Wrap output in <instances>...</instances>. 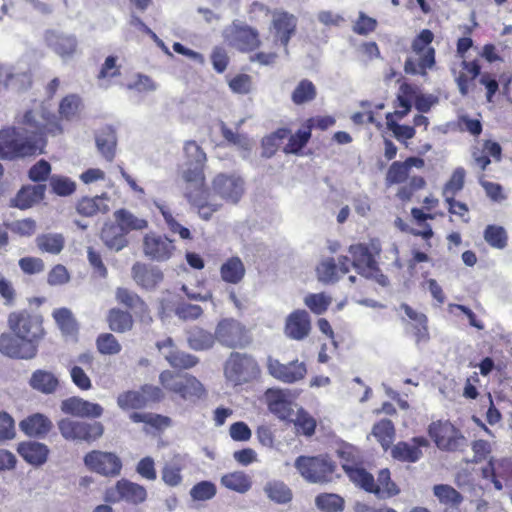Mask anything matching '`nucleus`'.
<instances>
[{"label":"nucleus","mask_w":512,"mask_h":512,"mask_svg":"<svg viewBox=\"0 0 512 512\" xmlns=\"http://www.w3.org/2000/svg\"><path fill=\"white\" fill-rule=\"evenodd\" d=\"M401 309L404 311L406 316L414 322V335L416 337V341L425 342L429 339V331H428V319L424 313L418 312L414 310L411 306L406 303L401 304Z\"/></svg>","instance_id":"nucleus-46"},{"label":"nucleus","mask_w":512,"mask_h":512,"mask_svg":"<svg viewBox=\"0 0 512 512\" xmlns=\"http://www.w3.org/2000/svg\"><path fill=\"white\" fill-rule=\"evenodd\" d=\"M176 250L174 241L166 235L146 234L143 239V251L147 257L155 261H166Z\"/></svg>","instance_id":"nucleus-18"},{"label":"nucleus","mask_w":512,"mask_h":512,"mask_svg":"<svg viewBox=\"0 0 512 512\" xmlns=\"http://www.w3.org/2000/svg\"><path fill=\"white\" fill-rule=\"evenodd\" d=\"M7 325L11 333L0 335V353L13 359L34 358L46 335L42 315L27 309L13 311Z\"/></svg>","instance_id":"nucleus-3"},{"label":"nucleus","mask_w":512,"mask_h":512,"mask_svg":"<svg viewBox=\"0 0 512 512\" xmlns=\"http://www.w3.org/2000/svg\"><path fill=\"white\" fill-rule=\"evenodd\" d=\"M292 421L298 434L306 437L314 435L317 426L316 420L303 408L297 411L296 418Z\"/></svg>","instance_id":"nucleus-64"},{"label":"nucleus","mask_w":512,"mask_h":512,"mask_svg":"<svg viewBox=\"0 0 512 512\" xmlns=\"http://www.w3.org/2000/svg\"><path fill=\"white\" fill-rule=\"evenodd\" d=\"M289 134V128L281 127L264 137L262 139V155L267 158L272 157L277 152L280 142L286 139Z\"/></svg>","instance_id":"nucleus-58"},{"label":"nucleus","mask_w":512,"mask_h":512,"mask_svg":"<svg viewBox=\"0 0 512 512\" xmlns=\"http://www.w3.org/2000/svg\"><path fill=\"white\" fill-rule=\"evenodd\" d=\"M461 71L455 78L458 90L462 96H467L475 79L481 76V66L478 60L461 62Z\"/></svg>","instance_id":"nucleus-31"},{"label":"nucleus","mask_w":512,"mask_h":512,"mask_svg":"<svg viewBox=\"0 0 512 512\" xmlns=\"http://www.w3.org/2000/svg\"><path fill=\"white\" fill-rule=\"evenodd\" d=\"M76 211L84 217H93L97 214H106L109 211L107 196H84L77 201Z\"/></svg>","instance_id":"nucleus-38"},{"label":"nucleus","mask_w":512,"mask_h":512,"mask_svg":"<svg viewBox=\"0 0 512 512\" xmlns=\"http://www.w3.org/2000/svg\"><path fill=\"white\" fill-rule=\"evenodd\" d=\"M84 108L83 100L78 94H68L64 96L58 106L57 118L65 121L79 119Z\"/></svg>","instance_id":"nucleus-36"},{"label":"nucleus","mask_w":512,"mask_h":512,"mask_svg":"<svg viewBox=\"0 0 512 512\" xmlns=\"http://www.w3.org/2000/svg\"><path fill=\"white\" fill-rule=\"evenodd\" d=\"M126 236L127 234L116 221L115 223H105L100 234L105 245L115 251H120L127 246L128 240Z\"/></svg>","instance_id":"nucleus-40"},{"label":"nucleus","mask_w":512,"mask_h":512,"mask_svg":"<svg viewBox=\"0 0 512 512\" xmlns=\"http://www.w3.org/2000/svg\"><path fill=\"white\" fill-rule=\"evenodd\" d=\"M106 321L109 329L118 334L127 333L134 326L132 314L120 308H111L107 313Z\"/></svg>","instance_id":"nucleus-41"},{"label":"nucleus","mask_w":512,"mask_h":512,"mask_svg":"<svg viewBox=\"0 0 512 512\" xmlns=\"http://www.w3.org/2000/svg\"><path fill=\"white\" fill-rule=\"evenodd\" d=\"M115 298L119 304L132 311L139 321L144 323H150L152 321L148 305L134 291L119 287L116 289Z\"/></svg>","instance_id":"nucleus-23"},{"label":"nucleus","mask_w":512,"mask_h":512,"mask_svg":"<svg viewBox=\"0 0 512 512\" xmlns=\"http://www.w3.org/2000/svg\"><path fill=\"white\" fill-rule=\"evenodd\" d=\"M204 166L200 164H193L183 172V179L188 184L186 192H202V190H209L206 187Z\"/></svg>","instance_id":"nucleus-49"},{"label":"nucleus","mask_w":512,"mask_h":512,"mask_svg":"<svg viewBox=\"0 0 512 512\" xmlns=\"http://www.w3.org/2000/svg\"><path fill=\"white\" fill-rule=\"evenodd\" d=\"M266 368L270 376L286 384L299 382L307 375L306 363L298 359L288 363H282L280 360L269 356L267 358Z\"/></svg>","instance_id":"nucleus-15"},{"label":"nucleus","mask_w":512,"mask_h":512,"mask_svg":"<svg viewBox=\"0 0 512 512\" xmlns=\"http://www.w3.org/2000/svg\"><path fill=\"white\" fill-rule=\"evenodd\" d=\"M317 88L309 79H302L291 92V101L296 106L313 102L317 97Z\"/></svg>","instance_id":"nucleus-45"},{"label":"nucleus","mask_w":512,"mask_h":512,"mask_svg":"<svg viewBox=\"0 0 512 512\" xmlns=\"http://www.w3.org/2000/svg\"><path fill=\"white\" fill-rule=\"evenodd\" d=\"M428 435L444 452H463L468 447L463 432L448 420L433 421L428 427Z\"/></svg>","instance_id":"nucleus-8"},{"label":"nucleus","mask_w":512,"mask_h":512,"mask_svg":"<svg viewBox=\"0 0 512 512\" xmlns=\"http://www.w3.org/2000/svg\"><path fill=\"white\" fill-rule=\"evenodd\" d=\"M58 429L66 440L88 444L97 441L104 434V426L98 421L86 422L64 418L58 422Z\"/></svg>","instance_id":"nucleus-9"},{"label":"nucleus","mask_w":512,"mask_h":512,"mask_svg":"<svg viewBox=\"0 0 512 512\" xmlns=\"http://www.w3.org/2000/svg\"><path fill=\"white\" fill-rule=\"evenodd\" d=\"M219 272L225 283L237 285L244 279L246 268L239 256H231L221 264Z\"/></svg>","instance_id":"nucleus-33"},{"label":"nucleus","mask_w":512,"mask_h":512,"mask_svg":"<svg viewBox=\"0 0 512 512\" xmlns=\"http://www.w3.org/2000/svg\"><path fill=\"white\" fill-rule=\"evenodd\" d=\"M416 94V87L410 83L404 82L399 86L398 93L396 95V99L393 102V106L395 108L394 112H389L386 115H391V117H396V119L401 120L405 116L409 114L411 111L412 105L414 103V98Z\"/></svg>","instance_id":"nucleus-29"},{"label":"nucleus","mask_w":512,"mask_h":512,"mask_svg":"<svg viewBox=\"0 0 512 512\" xmlns=\"http://www.w3.org/2000/svg\"><path fill=\"white\" fill-rule=\"evenodd\" d=\"M33 83L30 72H13L9 66L0 64V85L5 88L14 86L18 91H25L31 88Z\"/></svg>","instance_id":"nucleus-34"},{"label":"nucleus","mask_w":512,"mask_h":512,"mask_svg":"<svg viewBox=\"0 0 512 512\" xmlns=\"http://www.w3.org/2000/svg\"><path fill=\"white\" fill-rule=\"evenodd\" d=\"M221 483L226 488L239 493L247 492L252 484L249 476L242 471L225 474L221 479Z\"/></svg>","instance_id":"nucleus-56"},{"label":"nucleus","mask_w":512,"mask_h":512,"mask_svg":"<svg viewBox=\"0 0 512 512\" xmlns=\"http://www.w3.org/2000/svg\"><path fill=\"white\" fill-rule=\"evenodd\" d=\"M63 133L57 116L42 102L32 101L30 107L19 110L13 125L0 129V159L19 160L44 153L48 136Z\"/></svg>","instance_id":"nucleus-1"},{"label":"nucleus","mask_w":512,"mask_h":512,"mask_svg":"<svg viewBox=\"0 0 512 512\" xmlns=\"http://www.w3.org/2000/svg\"><path fill=\"white\" fill-rule=\"evenodd\" d=\"M372 434L381 444L382 448L387 451L393 443L395 437V428L390 419H382L376 422L372 428Z\"/></svg>","instance_id":"nucleus-53"},{"label":"nucleus","mask_w":512,"mask_h":512,"mask_svg":"<svg viewBox=\"0 0 512 512\" xmlns=\"http://www.w3.org/2000/svg\"><path fill=\"white\" fill-rule=\"evenodd\" d=\"M265 402L271 413L280 420L291 421L293 415L292 403L287 399L281 389L269 388L266 390Z\"/></svg>","instance_id":"nucleus-26"},{"label":"nucleus","mask_w":512,"mask_h":512,"mask_svg":"<svg viewBox=\"0 0 512 512\" xmlns=\"http://www.w3.org/2000/svg\"><path fill=\"white\" fill-rule=\"evenodd\" d=\"M161 389L166 391L171 399L179 400L189 405H195L207 396V390L201 381L189 373L163 370L159 374Z\"/></svg>","instance_id":"nucleus-4"},{"label":"nucleus","mask_w":512,"mask_h":512,"mask_svg":"<svg viewBox=\"0 0 512 512\" xmlns=\"http://www.w3.org/2000/svg\"><path fill=\"white\" fill-rule=\"evenodd\" d=\"M315 504L323 512H341L344 509V499L333 493H321L316 496Z\"/></svg>","instance_id":"nucleus-63"},{"label":"nucleus","mask_w":512,"mask_h":512,"mask_svg":"<svg viewBox=\"0 0 512 512\" xmlns=\"http://www.w3.org/2000/svg\"><path fill=\"white\" fill-rule=\"evenodd\" d=\"M466 171L463 167H457L453 170L450 178L444 184L442 196L444 199L454 198L465 185Z\"/></svg>","instance_id":"nucleus-57"},{"label":"nucleus","mask_w":512,"mask_h":512,"mask_svg":"<svg viewBox=\"0 0 512 512\" xmlns=\"http://www.w3.org/2000/svg\"><path fill=\"white\" fill-rule=\"evenodd\" d=\"M288 142L284 146L283 151L286 154H299L311 139V133L306 127L299 129L295 134L288 135Z\"/></svg>","instance_id":"nucleus-61"},{"label":"nucleus","mask_w":512,"mask_h":512,"mask_svg":"<svg viewBox=\"0 0 512 512\" xmlns=\"http://www.w3.org/2000/svg\"><path fill=\"white\" fill-rule=\"evenodd\" d=\"M224 375L227 381L239 386L258 380L261 368L252 355L232 352L224 364Z\"/></svg>","instance_id":"nucleus-5"},{"label":"nucleus","mask_w":512,"mask_h":512,"mask_svg":"<svg viewBox=\"0 0 512 512\" xmlns=\"http://www.w3.org/2000/svg\"><path fill=\"white\" fill-rule=\"evenodd\" d=\"M212 187L216 194L231 203H237L244 193V181L235 175L218 174Z\"/></svg>","instance_id":"nucleus-20"},{"label":"nucleus","mask_w":512,"mask_h":512,"mask_svg":"<svg viewBox=\"0 0 512 512\" xmlns=\"http://www.w3.org/2000/svg\"><path fill=\"white\" fill-rule=\"evenodd\" d=\"M433 494L443 507L442 512H465L462 509L463 495L449 484H436Z\"/></svg>","instance_id":"nucleus-27"},{"label":"nucleus","mask_w":512,"mask_h":512,"mask_svg":"<svg viewBox=\"0 0 512 512\" xmlns=\"http://www.w3.org/2000/svg\"><path fill=\"white\" fill-rule=\"evenodd\" d=\"M434 34L429 29H423L412 41V51L418 55V60L407 58L404 64V71L411 75H426L428 69L435 65V49L430 46Z\"/></svg>","instance_id":"nucleus-7"},{"label":"nucleus","mask_w":512,"mask_h":512,"mask_svg":"<svg viewBox=\"0 0 512 512\" xmlns=\"http://www.w3.org/2000/svg\"><path fill=\"white\" fill-rule=\"evenodd\" d=\"M424 165V159L416 156H410L404 161H394L387 170L385 183L387 186L402 184L409 178L412 167L421 169Z\"/></svg>","instance_id":"nucleus-24"},{"label":"nucleus","mask_w":512,"mask_h":512,"mask_svg":"<svg viewBox=\"0 0 512 512\" xmlns=\"http://www.w3.org/2000/svg\"><path fill=\"white\" fill-rule=\"evenodd\" d=\"M132 277L142 288L153 289L163 280V273L159 269L136 262L132 267Z\"/></svg>","instance_id":"nucleus-32"},{"label":"nucleus","mask_w":512,"mask_h":512,"mask_svg":"<svg viewBox=\"0 0 512 512\" xmlns=\"http://www.w3.org/2000/svg\"><path fill=\"white\" fill-rule=\"evenodd\" d=\"M83 461L88 470L104 477H117L123 469L121 458L114 452L92 450L85 454Z\"/></svg>","instance_id":"nucleus-13"},{"label":"nucleus","mask_w":512,"mask_h":512,"mask_svg":"<svg viewBox=\"0 0 512 512\" xmlns=\"http://www.w3.org/2000/svg\"><path fill=\"white\" fill-rule=\"evenodd\" d=\"M400 493L399 486L391 478V473L388 468L381 469L377 474L375 480L373 494L378 499H389L397 496Z\"/></svg>","instance_id":"nucleus-39"},{"label":"nucleus","mask_w":512,"mask_h":512,"mask_svg":"<svg viewBox=\"0 0 512 512\" xmlns=\"http://www.w3.org/2000/svg\"><path fill=\"white\" fill-rule=\"evenodd\" d=\"M165 359L175 369H190L198 363L196 356L178 349L171 350Z\"/></svg>","instance_id":"nucleus-62"},{"label":"nucleus","mask_w":512,"mask_h":512,"mask_svg":"<svg viewBox=\"0 0 512 512\" xmlns=\"http://www.w3.org/2000/svg\"><path fill=\"white\" fill-rule=\"evenodd\" d=\"M230 45L242 53L258 50L262 44L259 31L248 25L235 23L230 26Z\"/></svg>","instance_id":"nucleus-17"},{"label":"nucleus","mask_w":512,"mask_h":512,"mask_svg":"<svg viewBox=\"0 0 512 512\" xmlns=\"http://www.w3.org/2000/svg\"><path fill=\"white\" fill-rule=\"evenodd\" d=\"M215 337L221 345L228 348H244L252 342L249 330L234 318L221 319L216 325Z\"/></svg>","instance_id":"nucleus-11"},{"label":"nucleus","mask_w":512,"mask_h":512,"mask_svg":"<svg viewBox=\"0 0 512 512\" xmlns=\"http://www.w3.org/2000/svg\"><path fill=\"white\" fill-rule=\"evenodd\" d=\"M52 316L63 335L74 337L78 334V323L68 308H58Z\"/></svg>","instance_id":"nucleus-50"},{"label":"nucleus","mask_w":512,"mask_h":512,"mask_svg":"<svg viewBox=\"0 0 512 512\" xmlns=\"http://www.w3.org/2000/svg\"><path fill=\"white\" fill-rule=\"evenodd\" d=\"M295 467L300 475L310 483H328L334 478L337 464L327 454L317 456H299Z\"/></svg>","instance_id":"nucleus-6"},{"label":"nucleus","mask_w":512,"mask_h":512,"mask_svg":"<svg viewBox=\"0 0 512 512\" xmlns=\"http://www.w3.org/2000/svg\"><path fill=\"white\" fill-rule=\"evenodd\" d=\"M17 451L26 462L34 466L44 464L49 453L47 446L39 442H22Z\"/></svg>","instance_id":"nucleus-37"},{"label":"nucleus","mask_w":512,"mask_h":512,"mask_svg":"<svg viewBox=\"0 0 512 512\" xmlns=\"http://www.w3.org/2000/svg\"><path fill=\"white\" fill-rule=\"evenodd\" d=\"M185 196L188 202L197 208V212L203 220H209L213 213L219 209L218 204L208 201L210 196L209 190H202V192H186Z\"/></svg>","instance_id":"nucleus-42"},{"label":"nucleus","mask_w":512,"mask_h":512,"mask_svg":"<svg viewBox=\"0 0 512 512\" xmlns=\"http://www.w3.org/2000/svg\"><path fill=\"white\" fill-rule=\"evenodd\" d=\"M116 135L115 132L111 128H106L102 130L96 136V145L98 151L103 155V157L111 162L115 157V149H116Z\"/></svg>","instance_id":"nucleus-54"},{"label":"nucleus","mask_w":512,"mask_h":512,"mask_svg":"<svg viewBox=\"0 0 512 512\" xmlns=\"http://www.w3.org/2000/svg\"><path fill=\"white\" fill-rule=\"evenodd\" d=\"M342 468L352 483L365 492L373 494L375 478L370 472L362 466L350 464L348 461L342 463Z\"/></svg>","instance_id":"nucleus-35"},{"label":"nucleus","mask_w":512,"mask_h":512,"mask_svg":"<svg viewBox=\"0 0 512 512\" xmlns=\"http://www.w3.org/2000/svg\"><path fill=\"white\" fill-rule=\"evenodd\" d=\"M311 317L304 309L291 312L285 320L284 334L292 340L301 341L311 333Z\"/></svg>","instance_id":"nucleus-21"},{"label":"nucleus","mask_w":512,"mask_h":512,"mask_svg":"<svg viewBox=\"0 0 512 512\" xmlns=\"http://www.w3.org/2000/svg\"><path fill=\"white\" fill-rule=\"evenodd\" d=\"M36 245L41 252L53 255L59 254L65 245V239L61 234L45 233L36 237Z\"/></svg>","instance_id":"nucleus-55"},{"label":"nucleus","mask_w":512,"mask_h":512,"mask_svg":"<svg viewBox=\"0 0 512 512\" xmlns=\"http://www.w3.org/2000/svg\"><path fill=\"white\" fill-rule=\"evenodd\" d=\"M63 133L57 116L42 102L32 101L30 107L19 110L13 125L0 129V159L19 160L44 153L48 136Z\"/></svg>","instance_id":"nucleus-2"},{"label":"nucleus","mask_w":512,"mask_h":512,"mask_svg":"<svg viewBox=\"0 0 512 512\" xmlns=\"http://www.w3.org/2000/svg\"><path fill=\"white\" fill-rule=\"evenodd\" d=\"M45 190L46 186L44 184L24 186L10 200V207L21 210L29 209L44 199Z\"/></svg>","instance_id":"nucleus-28"},{"label":"nucleus","mask_w":512,"mask_h":512,"mask_svg":"<svg viewBox=\"0 0 512 512\" xmlns=\"http://www.w3.org/2000/svg\"><path fill=\"white\" fill-rule=\"evenodd\" d=\"M349 253L352 256L351 266H353L360 275L368 279H373L383 286L388 283L387 277L381 272L375 255L367 244H353L349 247Z\"/></svg>","instance_id":"nucleus-10"},{"label":"nucleus","mask_w":512,"mask_h":512,"mask_svg":"<svg viewBox=\"0 0 512 512\" xmlns=\"http://www.w3.org/2000/svg\"><path fill=\"white\" fill-rule=\"evenodd\" d=\"M47 45L62 59L72 57L77 50V40L72 35L48 32L46 35Z\"/></svg>","instance_id":"nucleus-30"},{"label":"nucleus","mask_w":512,"mask_h":512,"mask_svg":"<svg viewBox=\"0 0 512 512\" xmlns=\"http://www.w3.org/2000/svg\"><path fill=\"white\" fill-rule=\"evenodd\" d=\"M187 340L192 349L205 350L214 345L216 337L215 333L213 334L200 327H193L188 331Z\"/></svg>","instance_id":"nucleus-51"},{"label":"nucleus","mask_w":512,"mask_h":512,"mask_svg":"<svg viewBox=\"0 0 512 512\" xmlns=\"http://www.w3.org/2000/svg\"><path fill=\"white\" fill-rule=\"evenodd\" d=\"M483 237L489 246L496 249H504L508 243V235L504 227L490 224L487 225Z\"/></svg>","instance_id":"nucleus-59"},{"label":"nucleus","mask_w":512,"mask_h":512,"mask_svg":"<svg viewBox=\"0 0 512 512\" xmlns=\"http://www.w3.org/2000/svg\"><path fill=\"white\" fill-rule=\"evenodd\" d=\"M51 426V421L41 414L31 415L20 423L21 430L28 436H43L50 431Z\"/></svg>","instance_id":"nucleus-47"},{"label":"nucleus","mask_w":512,"mask_h":512,"mask_svg":"<svg viewBox=\"0 0 512 512\" xmlns=\"http://www.w3.org/2000/svg\"><path fill=\"white\" fill-rule=\"evenodd\" d=\"M163 390L154 385L144 384L139 390H128L117 396V405L122 410H137L145 408L149 403L160 402L164 399Z\"/></svg>","instance_id":"nucleus-12"},{"label":"nucleus","mask_w":512,"mask_h":512,"mask_svg":"<svg viewBox=\"0 0 512 512\" xmlns=\"http://www.w3.org/2000/svg\"><path fill=\"white\" fill-rule=\"evenodd\" d=\"M297 24V17L292 13L285 10H274L269 25V32L273 36V45H280L286 49L291 38L297 32Z\"/></svg>","instance_id":"nucleus-14"},{"label":"nucleus","mask_w":512,"mask_h":512,"mask_svg":"<svg viewBox=\"0 0 512 512\" xmlns=\"http://www.w3.org/2000/svg\"><path fill=\"white\" fill-rule=\"evenodd\" d=\"M29 384L34 390L52 394L56 391L59 381L53 373L38 369L32 373Z\"/></svg>","instance_id":"nucleus-44"},{"label":"nucleus","mask_w":512,"mask_h":512,"mask_svg":"<svg viewBox=\"0 0 512 512\" xmlns=\"http://www.w3.org/2000/svg\"><path fill=\"white\" fill-rule=\"evenodd\" d=\"M146 498V488L127 479L117 481L114 487L108 488L105 492V500L112 503L124 500L128 503L140 504Z\"/></svg>","instance_id":"nucleus-16"},{"label":"nucleus","mask_w":512,"mask_h":512,"mask_svg":"<svg viewBox=\"0 0 512 512\" xmlns=\"http://www.w3.org/2000/svg\"><path fill=\"white\" fill-rule=\"evenodd\" d=\"M264 491L268 498L280 504L288 503L292 499V492L289 487L281 481H270L265 487Z\"/></svg>","instance_id":"nucleus-60"},{"label":"nucleus","mask_w":512,"mask_h":512,"mask_svg":"<svg viewBox=\"0 0 512 512\" xmlns=\"http://www.w3.org/2000/svg\"><path fill=\"white\" fill-rule=\"evenodd\" d=\"M113 216L126 234L131 231H142L148 228V221L145 218H139L125 208L116 210Z\"/></svg>","instance_id":"nucleus-43"},{"label":"nucleus","mask_w":512,"mask_h":512,"mask_svg":"<svg viewBox=\"0 0 512 512\" xmlns=\"http://www.w3.org/2000/svg\"><path fill=\"white\" fill-rule=\"evenodd\" d=\"M61 410L65 414L94 419L99 418L103 414V408L100 404L92 403L76 396L63 400Z\"/></svg>","instance_id":"nucleus-25"},{"label":"nucleus","mask_w":512,"mask_h":512,"mask_svg":"<svg viewBox=\"0 0 512 512\" xmlns=\"http://www.w3.org/2000/svg\"><path fill=\"white\" fill-rule=\"evenodd\" d=\"M429 445L428 440L423 436H416L410 442L399 441L392 445L391 457L399 462L415 463L423 455L421 448Z\"/></svg>","instance_id":"nucleus-22"},{"label":"nucleus","mask_w":512,"mask_h":512,"mask_svg":"<svg viewBox=\"0 0 512 512\" xmlns=\"http://www.w3.org/2000/svg\"><path fill=\"white\" fill-rule=\"evenodd\" d=\"M509 466V460L507 459H494L491 457L487 464L481 469V474L484 479H489L496 490H501L503 488V484L501 479H504V474L499 473V468H504Z\"/></svg>","instance_id":"nucleus-52"},{"label":"nucleus","mask_w":512,"mask_h":512,"mask_svg":"<svg viewBox=\"0 0 512 512\" xmlns=\"http://www.w3.org/2000/svg\"><path fill=\"white\" fill-rule=\"evenodd\" d=\"M351 261L347 256L323 259L316 267L317 278L324 284H333L350 271Z\"/></svg>","instance_id":"nucleus-19"},{"label":"nucleus","mask_w":512,"mask_h":512,"mask_svg":"<svg viewBox=\"0 0 512 512\" xmlns=\"http://www.w3.org/2000/svg\"><path fill=\"white\" fill-rule=\"evenodd\" d=\"M121 74V65L118 64V57L109 55L101 65L96 78L101 86L108 87L111 85L112 80L119 78Z\"/></svg>","instance_id":"nucleus-48"}]
</instances>
